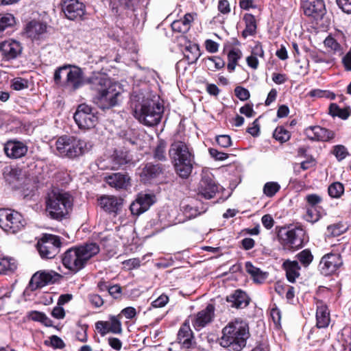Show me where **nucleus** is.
<instances>
[{
	"label": "nucleus",
	"mask_w": 351,
	"mask_h": 351,
	"mask_svg": "<svg viewBox=\"0 0 351 351\" xmlns=\"http://www.w3.org/2000/svg\"><path fill=\"white\" fill-rule=\"evenodd\" d=\"M86 82L90 89L95 92L93 101L99 108L110 109L120 102L121 88L106 75L99 72L93 73L87 78Z\"/></svg>",
	"instance_id": "f257e3e1"
},
{
	"label": "nucleus",
	"mask_w": 351,
	"mask_h": 351,
	"mask_svg": "<svg viewBox=\"0 0 351 351\" xmlns=\"http://www.w3.org/2000/svg\"><path fill=\"white\" fill-rule=\"evenodd\" d=\"M131 108L134 117L147 126H154L159 123L163 113L162 106L141 92L132 93Z\"/></svg>",
	"instance_id": "f03ea898"
},
{
	"label": "nucleus",
	"mask_w": 351,
	"mask_h": 351,
	"mask_svg": "<svg viewBox=\"0 0 351 351\" xmlns=\"http://www.w3.org/2000/svg\"><path fill=\"white\" fill-rule=\"evenodd\" d=\"M99 251V246L93 242L70 247L62 255V265L72 274H76L84 269Z\"/></svg>",
	"instance_id": "7ed1b4c3"
},
{
	"label": "nucleus",
	"mask_w": 351,
	"mask_h": 351,
	"mask_svg": "<svg viewBox=\"0 0 351 351\" xmlns=\"http://www.w3.org/2000/svg\"><path fill=\"white\" fill-rule=\"evenodd\" d=\"M248 324L241 319L230 322L223 329L219 344L229 351H241L250 337Z\"/></svg>",
	"instance_id": "20e7f679"
},
{
	"label": "nucleus",
	"mask_w": 351,
	"mask_h": 351,
	"mask_svg": "<svg viewBox=\"0 0 351 351\" xmlns=\"http://www.w3.org/2000/svg\"><path fill=\"white\" fill-rule=\"evenodd\" d=\"M169 156L177 174L180 178H187L193 167V148L184 141H175L170 146Z\"/></svg>",
	"instance_id": "39448f33"
},
{
	"label": "nucleus",
	"mask_w": 351,
	"mask_h": 351,
	"mask_svg": "<svg viewBox=\"0 0 351 351\" xmlns=\"http://www.w3.org/2000/svg\"><path fill=\"white\" fill-rule=\"evenodd\" d=\"M47 211L54 219L61 220L65 217L73 206L72 196L65 192L52 191L47 200Z\"/></svg>",
	"instance_id": "423d86ee"
},
{
	"label": "nucleus",
	"mask_w": 351,
	"mask_h": 351,
	"mask_svg": "<svg viewBox=\"0 0 351 351\" xmlns=\"http://www.w3.org/2000/svg\"><path fill=\"white\" fill-rule=\"evenodd\" d=\"M86 143L75 136L63 135L56 142L58 154L62 157L76 158L85 152Z\"/></svg>",
	"instance_id": "0eeeda50"
},
{
	"label": "nucleus",
	"mask_w": 351,
	"mask_h": 351,
	"mask_svg": "<svg viewBox=\"0 0 351 351\" xmlns=\"http://www.w3.org/2000/svg\"><path fill=\"white\" fill-rule=\"evenodd\" d=\"M27 225L24 217L18 211L0 208V228L8 234H16L23 231Z\"/></svg>",
	"instance_id": "6e6552de"
},
{
	"label": "nucleus",
	"mask_w": 351,
	"mask_h": 351,
	"mask_svg": "<svg viewBox=\"0 0 351 351\" xmlns=\"http://www.w3.org/2000/svg\"><path fill=\"white\" fill-rule=\"evenodd\" d=\"M61 245L60 237L44 234L38 241L36 249L43 259H51L60 252Z\"/></svg>",
	"instance_id": "1a4fd4ad"
},
{
	"label": "nucleus",
	"mask_w": 351,
	"mask_h": 351,
	"mask_svg": "<svg viewBox=\"0 0 351 351\" xmlns=\"http://www.w3.org/2000/svg\"><path fill=\"white\" fill-rule=\"evenodd\" d=\"M304 232L302 228H283L280 230L278 238L285 250H295L302 247Z\"/></svg>",
	"instance_id": "9d476101"
},
{
	"label": "nucleus",
	"mask_w": 351,
	"mask_h": 351,
	"mask_svg": "<svg viewBox=\"0 0 351 351\" xmlns=\"http://www.w3.org/2000/svg\"><path fill=\"white\" fill-rule=\"evenodd\" d=\"M73 119L81 130H90L95 128L98 122V117L93 108L85 104H82L78 106Z\"/></svg>",
	"instance_id": "9b49d317"
},
{
	"label": "nucleus",
	"mask_w": 351,
	"mask_h": 351,
	"mask_svg": "<svg viewBox=\"0 0 351 351\" xmlns=\"http://www.w3.org/2000/svg\"><path fill=\"white\" fill-rule=\"evenodd\" d=\"M342 265L343 261L340 254L328 253L322 258L319 267L321 272L328 276L335 272Z\"/></svg>",
	"instance_id": "f8f14e48"
},
{
	"label": "nucleus",
	"mask_w": 351,
	"mask_h": 351,
	"mask_svg": "<svg viewBox=\"0 0 351 351\" xmlns=\"http://www.w3.org/2000/svg\"><path fill=\"white\" fill-rule=\"evenodd\" d=\"M215 316V306L209 304L197 313L191 316V324L196 330H200L212 322Z\"/></svg>",
	"instance_id": "ddd939ff"
},
{
	"label": "nucleus",
	"mask_w": 351,
	"mask_h": 351,
	"mask_svg": "<svg viewBox=\"0 0 351 351\" xmlns=\"http://www.w3.org/2000/svg\"><path fill=\"white\" fill-rule=\"evenodd\" d=\"M60 276L53 271H40L35 273L29 283L32 291L42 288L49 283H53Z\"/></svg>",
	"instance_id": "4468645a"
},
{
	"label": "nucleus",
	"mask_w": 351,
	"mask_h": 351,
	"mask_svg": "<svg viewBox=\"0 0 351 351\" xmlns=\"http://www.w3.org/2000/svg\"><path fill=\"white\" fill-rule=\"evenodd\" d=\"M62 9L66 17L71 21L82 19L85 14V5L77 0H64Z\"/></svg>",
	"instance_id": "2eb2a0df"
},
{
	"label": "nucleus",
	"mask_w": 351,
	"mask_h": 351,
	"mask_svg": "<svg viewBox=\"0 0 351 351\" xmlns=\"http://www.w3.org/2000/svg\"><path fill=\"white\" fill-rule=\"evenodd\" d=\"M5 155L11 159H19L25 156L28 151V147L23 141L16 139L7 141L3 145Z\"/></svg>",
	"instance_id": "dca6fc26"
},
{
	"label": "nucleus",
	"mask_w": 351,
	"mask_h": 351,
	"mask_svg": "<svg viewBox=\"0 0 351 351\" xmlns=\"http://www.w3.org/2000/svg\"><path fill=\"white\" fill-rule=\"evenodd\" d=\"M95 328L101 336L109 332L121 334L123 331L119 315L110 316L108 321H98L95 324Z\"/></svg>",
	"instance_id": "f3484780"
},
{
	"label": "nucleus",
	"mask_w": 351,
	"mask_h": 351,
	"mask_svg": "<svg viewBox=\"0 0 351 351\" xmlns=\"http://www.w3.org/2000/svg\"><path fill=\"white\" fill-rule=\"evenodd\" d=\"M302 8L306 16L315 20L322 19L326 12L324 0H304Z\"/></svg>",
	"instance_id": "a211bd4d"
},
{
	"label": "nucleus",
	"mask_w": 351,
	"mask_h": 351,
	"mask_svg": "<svg viewBox=\"0 0 351 351\" xmlns=\"http://www.w3.org/2000/svg\"><path fill=\"white\" fill-rule=\"evenodd\" d=\"M304 134L308 139L315 141L328 142L335 137V133L333 131L319 125L306 128Z\"/></svg>",
	"instance_id": "6ab92c4d"
},
{
	"label": "nucleus",
	"mask_w": 351,
	"mask_h": 351,
	"mask_svg": "<svg viewBox=\"0 0 351 351\" xmlns=\"http://www.w3.org/2000/svg\"><path fill=\"white\" fill-rule=\"evenodd\" d=\"M217 191L218 186L213 180V175L204 174L199 182L198 195L206 199H210L215 197Z\"/></svg>",
	"instance_id": "aec40b11"
},
{
	"label": "nucleus",
	"mask_w": 351,
	"mask_h": 351,
	"mask_svg": "<svg viewBox=\"0 0 351 351\" xmlns=\"http://www.w3.org/2000/svg\"><path fill=\"white\" fill-rule=\"evenodd\" d=\"M154 202V195L140 193L131 204L130 209L132 215H139L147 211Z\"/></svg>",
	"instance_id": "412c9836"
},
{
	"label": "nucleus",
	"mask_w": 351,
	"mask_h": 351,
	"mask_svg": "<svg viewBox=\"0 0 351 351\" xmlns=\"http://www.w3.org/2000/svg\"><path fill=\"white\" fill-rule=\"evenodd\" d=\"M66 75L65 86L73 90H75L82 87L84 84H88L86 82L87 78L84 79L83 72L82 69L77 66L70 68V66H69V69Z\"/></svg>",
	"instance_id": "4be33fe9"
},
{
	"label": "nucleus",
	"mask_w": 351,
	"mask_h": 351,
	"mask_svg": "<svg viewBox=\"0 0 351 351\" xmlns=\"http://www.w3.org/2000/svg\"><path fill=\"white\" fill-rule=\"evenodd\" d=\"M98 201L104 211L117 215L121 210L123 199L113 195H103Z\"/></svg>",
	"instance_id": "5701e85b"
},
{
	"label": "nucleus",
	"mask_w": 351,
	"mask_h": 351,
	"mask_svg": "<svg viewBox=\"0 0 351 351\" xmlns=\"http://www.w3.org/2000/svg\"><path fill=\"white\" fill-rule=\"evenodd\" d=\"M21 43L14 40H8L0 44V52L7 60L16 58L22 52Z\"/></svg>",
	"instance_id": "b1692460"
},
{
	"label": "nucleus",
	"mask_w": 351,
	"mask_h": 351,
	"mask_svg": "<svg viewBox=\"0 0 351 351\" xmlns=\"http://www.w3.org/2000/svg\"><path fill=\"white\" fill-rule=\"evenodd\" d=\"M316 307L317 326L319 328L328 327L330 322V316L327 305L319 300L316 302Z\"/></svg>",
	"instance_id": "393cba45"
},
{
	"label": "nucleus",
	"mask_w": 351,
	"mask_h": 351,
	"mask_svg": "<svg viewBox=\"0 0 351 351\" xmlns=\"http://www.w3.org/2000/svg\"><path fill=\"white\" fill-rule=\"evenodd\" d=\"M105 181L116 189H125L130 185V178L128 175L115 173L106 176Z\"/></svg>",
	"instance_id": "a878e982"
},
{
	"label": "nucleus",
	"mask_w": 351,
	"mask_h": 351,
	"mask_svg": "<svg viewBox=\"0 0 351 351\" xmlns=\"http://www.w3.org/2000/svg\"><path fill=\"white\" fill-rule=\"evenodd\" d=\"M193 338V332L190 327V322L189 319H186L179 329L178 340L183 347L189 348L192 346Z\"/></svg>",
	"instance_id": "bb28decb"
},
{
	"label": "nucleus",
	"mask_w": 351,
	"mask_h": 351,
	"mask_svg": "<svg viewBox=\"0 0 351 351\" xmlns=\"http://www.w3.org/2000/svg\"><path fill=\"white\" fill-rule=\"evenodd\" d=\"M226 301L230 303V306L236 308H243L249 304V298L245 292L237 289L232 294L227 296Z\"/></svg>",
	"instance_id": "cd10ccee"
},
{
	"label": "nucleus",
	"mask_w": 351,
	"mask_h": 351,
	"mask_svg": "<svg viewBox=\"0 0 351 351\" xmlns=\"http://www.w3.org/2000/svg\"><path fill=\"white\" fill-rule=\"evenodd\" d=\"M25 34L32 39H38L47 31V25L44 23L32 21L25 27Z\"/></svg>",
	"instance_id": "c85d7f7f"
},
{
	"label": "nucleus",
	"mask_w": 351,
	"mask_h": 351,
	"mask_svg": "<svg viewBox=\"0 0 351 351\" xmlns=\"http://www.w3.org/2000/svg\"><path fill=\"white\" fill-rule=\"evenodd\" d=\"M162 173V167L160 165L147 163L140 173V178L142 181L146 182L157 178Z\"/></svg>",
	"instance_id": "c756f323"
},
{
	"label": "nucleus",
	"mask_w": 351,
	"mask_h": 351,
	"mask_svg": "<svg viewBox=\"0 0 351 351\" xmlns=\"http://www.w3.org/2000/svg\"><path fill=\"white\" fill-rule=\"evenodd\" d=\"M282 268L285 270L287 278L290 282H294L300 276V267L296 261H285Z\"/></svg>",
	"instance_id": "7c9ffc66"
},
{
	"label": "nucleus",
	"mask_w": 351,
	"mask_h": 351,
	"mask_svg": "<svg viewBox=\"0 0 351 351\" xmlns=\"http://www.w3.org/2000/svg\"><path fill=\"white\" fill-rule=\"evenodd\" d=\"M243 20L245 27L242 32V36L247 38V36L254 35L257 29L256 20L254 16L252 14L246 13L244 14Z\"/></svg>",
	"instance_id": "2f4dec72"
},
{
	"label": "nucleus",
	"mask_w": 351,
	"mask_h": 351,
	"mask_svg": "<svg viewBox=\"0 0 351 351\" xmlns=\"http://www.w3.org/2000/svg\"><path fill=\"white\" fill-rule=\"evenodd\" d=\"M246 272L250 275L254 282L262 283L267 277V274L260 268L255 267L251 262L247 261L245 264Z\"/></svg>",
	"instance_id": "473e14b6"
},
{
	"label": "nucleus",
	"mask_w": 351,
	"mask_h": 351,
	"mask_svg": "<svg viewBox=\"0 0 351 351\" xmlns=\"http://www.w3.org/2000/svg\"><path fill=\"white\" fill-rule=\"evenodd\" d=\"M16 269L17 263L14 258L0 255V275L14 272Z\"/></svg>",
	"instance_id": "72a5a7b5"
},
{
	"label": "nucleus",
	"mask_w": 351,
	"mask_h": 351,
	"mask_svg": "<svg viewBox=\"0 0 351 351\" xmlns=\"http://www.w3.org/2000/svg\"><path fill=\"white\" fill-rule=\"evenodd\" d=\"M324 215H326V212L322 207H306L304 219L306 221L314 223Z\"/></svg>",
	"instance_id": "f704fd0d"
},
{
	"label": "nucleus",
	"mask_w": 351,
	"mask_h": 351,
	"mask_svg": "<svg viewBox=\"0 0 351 351\" xmlns=\"http://www.w3.org/2000/svg\"><path fill=\"white\" fill-rule=\"evenodd\" d=\"M184 56L189 64L195 63L201 56L198 45L193 44L186 47L184 51Z\"/></svg>",
	"instance_id": "c9c22d12"
},
{
	"label": "nucleus",
	"mask_w": 351,
	"mask_h": 351,
	"mask_svg": "<svg viewBox=\"0 0 351 351\" xmlns=\"http://www.w3.org/2000/svg\"><path fill=\"white\" fill-rule=\"evenodd\" d=\"M242 57V53L239 49H232L228 53L227 69L230 73L234 71L239 60Z\"/></svg>",
	"instance_id": "e433bc0d"
},
{
	"label": "nucleus",
	"mask_w": 351,
	"mask_h": 351,
	"mask_svg": "<svg viewBox=\"0 0 351 351\" xmlns=\"http://www.w3.org/2000/svg\"><path fill=\"white\" fill-rule=\"evenodd\" d=\"M108 157L112 162V165L110 166V167L112 168V170L118 169L122 165L128 163V162L126 155L123 152H114L113 154Z\"/></svg>",
	"instance_id": "4c0bfd02"
},
{
	"label": "nucleus",
	"mask_w": 351,
	"mask_h": 351,
	"mask_svg": "<svg viewBox=\"0 0 351 351\" xmlns=\"http://www.w3.org/2000/svg\"><path fill=\"white\" fill-rule=\"evenodd\" d=\"M167 143L162 140L160 139L156 147L154 149V158L158 160L165 161L167 160L166 156Z\"/></svg>",
	"instance_id": "58836bf2"
},
{
	"label": "nucleus",
	"mask_w": 351,
	"mask_h": 351,
	"mask_svg": "<svg viewBox=\"0 0 351 351\" xmlns=\"http://www.w3.org/2000/svg\"><path fill=\"white\" fill-rule=\"evenodd\" d=\"M15 18L11 14H0V36L3 31L15 24Z\"/></svg>",
	"instance_id": "ea45409f"
},
{
	"label": "nucleus",
	"mask_w": 351,
	"mask_h": 351,
	"mask_svg": "<svg viewBox=\"0 0 351 351\" xmlns=\"http://www.w3.org/2000/svg\"><path fill=\"white\" fill-rule=\"evenodd\" d=\"M347 227L342 223H337L327 227V235L328 237H338L345 232Z\"/></svg>",
	"instance_id": "a19ab883"
},
{
	"label": "nucleus",
	"mask_w": 351,
	"mask_h": 351,
	"mask_svg": "<svg viewBox=\"0 0 351 351\" xmlns=\"http://www.w3.org/2000/svg\"><path fill=\"white\" fill-rule=\"evenodd\" d=\"M280 189V185L276 182H266L263 186V193L268 197H274Z\"/></svg>",
	"instance_id": "79ce46f5"
},
{
	"label": "nucleus",
	"mask_w": 351,
	"mask_h": 351,
	"mask_svg": "<svg viewBox=\"0 0 351 351\" xmlns=\"http://www.w3.org/2000/svg\"><path fill=\"white\" fill-rule=\"evenodd\" d=\"M328 192L331 197L339 198L344 193V186L341 182H336L328 186Z\"/></svg>",
	"instance_id": "37998d69"
},
{
	"label": "nucleus",
	"mask_w": 351,
	"mask_h": 351,
	"mask_svg": "<svg viewBox=\"0 0 351 351\" xmlns=\"http://www.w3.org/2000/svg\"><path fill=\"white\" fill-rule=\"evenodd\" d=\"M331 154H333L338 161H341L349 156L348 149L343 145H337L332 147Z\"/></svg>",
	"instance_id": "c03bdc74"
},
{
	"label": "nucleus",
	"mask_w": 351,
	"mask_h": 351,
	"mask_svg": "<svg viewBox=\"0 0 351 351\" xmlns=\"http://www.w3.org/2000/svg\"><path fill=\"white\" fill-rule=\"evenodd\" d=\"M329 112L332 117H339L342 119H346L350 116L347 109L341 108L336 104L330 105Z\"/></svg>",
	"instance_id": "a18cd8bd"
},
{
	"label": "nucleus",
	"mask_w": 351,
	"mask_h": 351,
	"mask_svg": "<svg viewBox=\"0 0 351 351\" xmlns=\"http://www.w3.org/2000/svg\"><path fill=\"white\" fill-rule=\"evenodd\" d=\"M273 136L280 143H284L289 140L291 134L288 130L280 126L276 128L273 133Z\"/></svg>",
	"instance_id": "49530a36"
},
{
	"label": "nucleus",
	"mask_w": 351,
	"mask_h": 351,
	"mask_svg": "<svg viewBox=\"0 0 351 351\" xmlns=\"http://www.w3.org/2000/svg\"><path fill=\"white\" fill-rule=\"evenodd\" d=\"M29 319L34 320L40 322L43 324H44L45 326H51V321L47 317V315L41 312L38 311H32L29 314Z\"/></svg>",
	"instance_id": "de8ad7c7"
},
{
	"label": "nucleus",
	"mask_w": 351,
	"mask_h": 351,
	"mask_svg": "<svg viewBox=\"0 0 351 351\" xmlns=\"http://www.w3.org/2000/svg\"><path fill=\"white\" fill-rule=\"evenodd\" d=\"M297 258L304 267L308 266L313 259V256L308 250H304L300 252L298 254Z\"/></svg>",
	"instance_id": "09e8293b"
},
{
	"label": "nucleus",
	"mask_w": 351,
	"mask_h": 351,
	"mask_svg": "<svg viewBox=\"0 0 351 351\" xmlns=\"http://www.w3.org/2000/svg\"><path fill=\"white\" fill-rule=\"evenodd\" d=\"M306 207H322L319 204L322 202V197L317 194H308L305 197Z\"/></svg>",
	"instance_id": "8fccbe9b"
},
{
	"label": "nucleus",
	"mask_w": 351,
	"mask_h": 351,
	"mask_svg": "<svg viewBox=\"0 0 351 351\" xmlns=\"http://www.w3.org/2000/svg\"><path fill=\"white\" fill-rule=\"evenodd\" d=\"M324 45L335 53L341 52V47L339 43L332 36H328L324 40Z\"/></svg>",
	"instance_id": "3c124183"
},
{
	"label": "nucleus",
	"mask_w": 351,
	"mask_h": 351,
	"mask_svg": "<svg viewBox=\"0 0 351 351\" xmlns=\"http://www.w3.org/2000/svg\"><path fill=\"white\" fill-rule=\"evenodd\" d=\"M28 87V81L22 77H15L11 82V88L15 90H21Z\"/></svg>",
	"instance_id": "603ef678"
},
{
	"label": "nucleus",
	"mask_w": 351,
	"mask_h": 351,
	"mask_svg": "<svg viewBox=\"0 0 351 351\" xmlns=\"http://www.w3.org/2000/svg\"><path fill=\"white\" fill-rule=\"evenodd\" d=\"M132 0H110V5L112 10L117 12L119 8L127 9L132 5Z\"/></svg>",
	"instance_id": "864d4df0"
},
{
	"label": "nucleus",
	"mask_w": 351,
	"mask_h": 351,
	"mask_svg": "<svg viewBox=\"0 0 351 351\" xmlns=\"http://www.w3.org/2000/svg\"><path fill=\"white\" fill-rule=\"evenodd\" d=\"M308 94L311 97H326L330 99H334L335 98V95L333 93L320 89L311 90Z\"/></svg>",
	"instance_id": "5fc2aeb1"
},
{
	"label": "nucleus",
	"mask_w": 351,
	"mask_h": 351,
	"mask_svg": "<svg viewBox=\"0 0 351 351\" xmlns=\"http://www.w3.org/2000/svg\"><path fill=\"white\" fill-rule=\"evenodd\" d=\"M234 94L241 101H246L250 97L249 90L242 86H237L234 88Z\"/></svg>",
	"instance_id": "6e6d98bb"
},
{
	"label": "nucleus",
	"mask_w": 351,
	"mask_h": 351,
	"mask_svg": "<svg viewBox=\"0 0 351 351\" xmlns=\"http://www.w3.org/2000/svg\"><path fill=\"white\" fill-rule=\"evenodd\" d=\"M88 300L90 304L95 307V308H99L101 307L104 302L102 298L96 293H90L88 295Z\"/></svg>",
	"instance_id": "4d7b16f0"
},
{
	"label": "nucleus",
	"mask_w": 351,
	"mask_h": 351,
	"mask_svg": "<svg viewBox=\"0 0 351 351\" xmlns=\"http://www.w3.org/2000/svg\"><path fill=\"white\" fill-rule=\"evenodd\" d=\"M46 345H50L53 348L62 349L65 346V344L62 339L56 335H52L50 337L49 343L47 341H45Z\"/></svg>",
	"instance_id": "13d9d810"
},
{
	"label": "nucleus",
	"mask_w": 351,
	"mask_h": 351,
	"mask_svg": "<svg viewBox=\"0 0 351 351\" xmlns=\"http://www.w3.org/2000/svg\"><path fill=\"white\" fill-rule=\"evenodd\" d=\"M217 143L221 147L228 148L232 145L231 138L228 135H219L216 137Z\"/></svg>",
	"instance_id": "bf43d9fd"
},
{
	"label": "nucleus",
	"mask_w": 351,
	"mask_h": 351,
	"mask_svg": "<svg viewBox=\"0 0 351 351\" xmlns=\"http://www.w3.org/2000/svg\"><path fill=\"white\" fill-rule=\"evenodd\" d=\"M208 152L212 158L215 160H225L228 158V154L224 152L218 151L215 148H209Z\"/></svg>",
	"instance_id": "052dcab7"
},
{
	"label": "nucleus",
	"mask_w": 351,
	"mask_h": 351,
	"mask_svg": "<svg viewBox=\"0 0 351 351\" xmlns=\"http://www.w3.org/2000/svg\"><path fill=\"white\" fill-rule=\"evenodd\" d=\"M136 309L134 307L128 306L122 309L121 313L118 315H119V319H121V315H123L126 319H132L134 318L136 316Z\"/></svg>",
	"instance_id": "680f3d73"
},
{
	"label": "nucleus",
	"mask_w": 351,
	"mask_h": 351,
	"mask_svg": "<svg viewBox=\"0 0 351 351\" xmlns=\"http://www.w3.org/2000/svg\"><path fill=\"white\" fill-rule=\"evenodd\" d=\"M206 60L214 64L215 71L223 69L226 64L224 60L219 56L208 57Z\"/></svg>",
	"instance_id": "e2e57ef3"
},
{
	"label": "nucleus",
	"mask_w": 351,
	"mask_h": 351,
	"mask_svg": "<svg viewBox=\"0 0 351 351\" xmlns=\"http://www.w3.org/2000/svg\"><path fill=\"white\" fill-rule=\"evenodd\" d=\"M169 302L167 295L162 294L157 299L152 302V306L154 308H161L165 306Z\"/></svg>",
	"instance_id": "0e129e2a"
},
{
	"label": "nucleus",
	"mask_w": 351,
	"mask_h": 351,
	"mask_svg": "<svg viewBox=\"0 0 351 351\" xmlns=\"http://www.w3.org/2000/svg\"><path fill=\"white\" fill-rule=\"evenodd\" d=\"M171 28L173 31L181 33H185L189 31L187 27L184 25L182 20L174 21L171 23Z\"/></svg>",
	"instance_id": "69168bd1"
},
{
	"label": "nucleus",
	"mask_w": 351,
	"mask_h": 351,
	"mask_svg": "<svg viewBox=\"0 0 351 351\" xmlns=\"http://www.w3.org/2000/svg\"><path fill=\"white\" fill-rule=\"evenodd\" d=\"M309 57L312 61L315 63H322L326 62L324 55L322 53L317 52L316 51H311L309 52Z\"/></svg>",
	"instance_id": "338daca9"
},
{
	"label": "nucleus",
	"mask_w": 351,
	"mask_h": 351,
	"mask_svg": "<svg viewBox=\"0 0 351 351\" xmlns=\"http://www.w3.org/2000/svg\"><path fill=\"white\" fill-rule=\"evenodd\" d=\"M338 6L348 14H351V0H337Z\"/></svg>",
	"instance_id": "774afa93"
}]
</instances>
